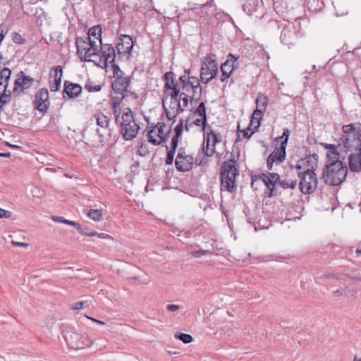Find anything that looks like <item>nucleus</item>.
<instances>
[{
	"mask_svg": "<svg viewBox=\"0 0 361 361\" xmlns=\"http://www.w3.org/2000/svg\"><path fill=\"white\" fill-rule=\"evenodd\" d=\"M222 73L221 77L220 78L221 82H224L226 79H228L232 73L225 71H221Z\"/></svg>",
	"mask_w": 361,
	"mask_h": 361,
	"instance_id": "nucleus-58",
	"label": "nucleus"
},
{
	"mask_svg": "<svg viewBox=\"0 0 361 361\" xmlns=\"http://www.w3.org/2000/svg\"><path fill=\"white\" fill-rule=\"evenodd\" d=\"M318 158L319 156L317 154H310L305 158L299 159L296 164L294 166H291L290 168L296 170L298 176H299V173L306 174L317 169Z\"/></svg>",
	"mask_w": 361,
	"mask_h": 361,
	"instance_id": "nucleus-9",
	"label": "nucleus"
},
{
	"mask_svg": "<svg viewBox=\"0 0 361 361\" xmlns=\"http://www.w3.org/2000/svg\"><path fill=\"white\" fill-rule=\"evenodd\" d=\"M202 150L205 156L212 157L215 152V147L209 148V145H207V142H205V144L203 143Z\"/></svg>",
	"mask_w": 361,
	"mask_h": 361,
	"instance_id": "nucleus-48",
	"label": "nucleus"
},
{
	"mask_svg": "<svg viewBox=\"0 0 361 361\" xmlns=\"http://www.w3.org/2000/svg\"><path fill=\"white\" fill-rule=\"evenodd\" d=\"M279 185L283 189H295L297 185V180H281Z\"/></svg>",
	"mask_w": 361,
	"mask_h": 361,
	"instance_id": "nucleus-40",
	"label": "nucleus"
},
{
	"mask_svg": "<svg viewBox=\"0 0 361 361\" xmlns=\"http://www.w3.org/2000/svg\"><path fill=\"white\" fill-rule=\"evenodd\" d=\"M192 88H193V86L191 85V84L190 82H188V81L186 83L183 84L181 86V89H182L183 92H185V94H187V92H189L190 91H192Z\"/></svg>",
	"mask_w": 361,
	"mask_h": 361,
	"instance_id": "nucleus-55",
	"label": "nucleus"
},
{
	"mask_svg": "<svg viewBox=\"0 0 361 361\" xmlns=\"http://www.w3.org/2000/svg\"><path fill=\"white\" fill-rule=\"evenodd\" d=\"M52 219L56 222H60V223H63V224H68L70 226H73L75 227L81 234L85 235L87 236H93V235H96V232H91V233L85 232L82 229V227L80 224H78L75 221L66 219L62 216H52Z\"/></svg>",
	"mask_w": 361,
	"mask_h": 361,
	"instance_id": "nucleus-31",
	"label": "nucleus"
},
{
	"mask_svg": "<svg viewBox=\"0 0 361 361\" xmlns=\"http://www.w3.org/2000/svg\"><path fill=\"white\" fill-rule=\"evenodd\" d=\"M11 243L13 245L16 246V247H28V244L25 243H20V242L12 240Z\"/></svg>",
	"mask_w": 361,
	"mask_h": 361,
	"instance_id": "nucleus-62",
	"label": "nucleus"
},
{
	"mask_svg": "<svg viewBox=\"0 0 361 361\" xmlns=\"http://www.w3.org/2000/svg\"><path fill=\"white\" fill-rule=\"evenodd\" d=\"M82 92V87L79 84L73 83L68 80L64 82L63 94H66L69 98L78 97Z\"/></svg>",
	"mask_w": 361,
	"mask_h": 361,
	"instance_id": "nucleus-26",
	"label": "nucleus"
},
{
	"mask_svg": "<svg viewBox=\"0 0 361 361\" xmlns=\"http://www.w3.org/2000/svg\"><path fill=\"white\" fill-rule=\"evenodd\" d=\"M34 79L28 75H25L23 71L18 75V78L15 80L13 92V93H23L25 90L30 88L34 82Z\"/></svg>",
	"mask_w": 361,
	"mask_h": 361,
	"instance_id": "nucleus-21",
	"label": "nucleus"
},
{
	"mask_svg": "<svg viewBox=\"0 0 361 361\" xmlns=\"http://www.w3.org/2000/svg\"><path fill=\"white\" fill-rule=\"evenodd\" d=\"M195 115H197L201 118H207L206 107L204 102L200 103L197 109L194 111Z\"/></svg>",
	"mask_w": 361,
	"mask_h": 361,
	"instance_id": "nucleus-43",
	"label": "nucleus"
},
{
	"mask_svg": "<svg viewBox=\"0 0 361 361\" xmlns=\"http://www.w3.org/2000/svg\"><path fill=\"white\" fill-rule=\"evenodd\" d=\"M99 44L97 42L90 45V47L83 52L82 56H79L80 60L82 61L94 62V61L92 59V57L99 56Z\"/></svg>",
	"mask_w": 361,
	"mask_h": 361,
	"instance_id": "nucleus-30",
	"label": "nucleus"
},
{
	"mask_svg": "<svg viewBox=\"0 0 361 361\" xmlns=\"http://www.w3.org/2000/svg\"><path fill=\"white\" fill-rule=\"evenodd\" d=\"M268 102V97L263 93H258L256 99V109L253 111L250 125L256 124L255 128H258L263 113L266 111Z\"/></svg>",
	"mask_w": 361,
	"mask_h": 361,
	"instance_id": "nucleus-15",
	"label": "nucleus"
},
{
	"mask_svg": "<svg viewBox=\"0 0 361 361\" xmlns=\"http://www.w3.org/2000/svg\"><path fill=\"white\" fill-rule=\"evenodd\" d=\"M302 35L300 20H296L293 23L284 27L281 33V41L284 45L290 47L293 44L298 37Z\"/></svg>",
	"mask_w": 361,
	"mask_h": 361,
	"instance_id": "nucleus-7",
	"label": "nucleus"
},
{
	"mask_svg": "<svg viewBox=\"0 0 361 361\" xmlns=\"http://www.w3.org/2000/svg\"><path fill=\"white\" fill-rule=\"evenodd\" d=\"M83 307L82 302H75L71 307L72 310H80Z\"/></svg>",
	"mask_w": 361,
	"mask_h": 361,
	"instance_id": "nucleus-63",
	"label": "nucleus"
},
{
	"mask_svg": "<svg viewBox=\"0 0 361 361\" xmlns=\"http://www.w3.org/2000/svg\"><path fill=\"white\" fill-rule=\"evenodd\" d=\"M163 80L164 81L165 89H173L175 87H180L176 79V75L172 71L166 72L164 75Z\"/></svg>",
	"mask_w": 361,
	"mask_h": 361,
	"instance_id": "nucleus-32",
	"label": "nucleus"
},
{
	"mask_svg": "<svg viewBox=\"0 0 361 361\" xmlns=\"http://www.w3.org/2000/svg\"><path fill=\"white\" fill-rule=\"evenodd\" d=\"M85 89L87 90L89 92H97L102 90V85L94 84V82L89 80L86 82Z\"/></svg>",
	"mask_w": 361,
	"mask_h": 361,
	"instance_id": "nucleus-42",
	"label": "nucleus"
},
{
	"mask_svg": "<svg viewBox=\"0 0 361 361\" xmlns=\"http://www.w3.org/2000/svg\"><path fill=\"white\" fill-rule=\"evenodd\" d=\"M218 69L216 55L214 54H207L201 67L200 81L204 84L210 82L217 75Z\"/></svg>",
	"mask_w": 361,
	"mask_h": 361,
	"instance_id": "nucleus-5",
	"label": "nucleus"
},
{
	"mask_svg": "<svg viewBox=\"0 0 361 361\" xmlns=\"http://www.w3.org/2000/svg\"><path fill=\"white\" fill-rule=\"evenodd\" d=\"M355 123L343 126L342 140L347 150H351L355 145L361 143V129L357 130Z\"/></svg>",
	"mask_w": 361,
	"mask_h": 361,
	"instance_id": "nucleus-6",
	"label": "nucleus"
},
{
	"mask_svg": "<svg viewBox=\"0 0 361 361\" xmlns=\"http://www.w3.org/2000/svg\"><path fill=\"white\" fill-rule=\"evenodd\" d=\"M194 165V158L183 147H180L175 160L176 169L180 172L189 171Z\"/></svg>",
	"mask_w": 361,
	"mask_h": 361,
	"instance_id": "nucleus-13",
	"label": "nucleus"
},
{
	"mask_svg": "<svg viewBox=\"0 0 361 361\" xmlns=\"http://www.w3.org/2000/svg\"><path fill=\"white\" fill-rule=\"evenodd\" d=\"M178 138H179V136H177V135H174L172 137V140H171V147H173L174 149H177L178 144Z\"/></svg>",
	"mask_w": 361,
	"mask_h": 361,
	"instance_id": "nucleus-59",
	"label": "nucleus"
},
{
	"mask_svg": "<svg viewBox=\"0 0 361 361\" xmlns=\"http://www.w3.org/2000/svg\"><path fill=\"white\" fill-rule=\"evenodd\" d=\"M166 308L169 312H176L180 309V307L177 305L170 304L167 305Z\"/></svg>",
	"mask_w": 361,
	"mask_h": 361,
	"instance_id": "nucleus-60",
	"label": "nucleus"
},
{
	"mask_svg": "<svg viewBox=\"0 0 361 361\" xmlns=\"http://www.w3.org/2000/svg\"><path fill=\"white\" fill-rule=\"evenodd\" d=\"M202 92V90L201 85L193 86V88H192V94L190 95V101H200L201 99Z\"/></svg>",
	"mask_w": 361,
	"mask_h": 361,
	"instance_id": "nucleus-37",
	"label": "nucleus"
},
{
	"mask_svg": "<svg viewBox=\"0 0 361 361\" xmlns=\"http://www.w3.org/2000/svg\"><path fill=\"white\" fill-rule=\"evenodd\" d=\"M96 42L95 40L91 41L90 37H77L75 44L78 55L82 56L83 52L88 49L90 45Z\"/></svg>",
	"mask_w": 361,
	"mask_h": 361,
	"instance_id": "nucleus-29",
	"label": "nucleus"
},
{
	"mask_svg": "<svg viewBox=\"0 0 361 361\" xmlns=\"http://www.w3.org/2000/svg\"><path fill=\"white\" fill-rule=\"evenodd\" d=\"M169 109L171 110L175 111H178V113L183 112V109H182V105L180 103V98L171 99Z\"/></svg>",
	"mask_w": 361,
	"mask_h": 361,
	"instance_id": "nucleus-38",
	"label": "nucleus"
},
{
	"mask_svg": "<svg viewBox=\"0 0 361 361\" xmlns=\"http://www.w3.org/2000/svg\"><path fill=\"white\" fill-rule=\"evenodd\" d=\"M321 145L324 149H327L326 158L329 163L345 164L343 161L345 158L342 157L341 154L343 149V151L345 149L344 144L343 145L341 144L336 145L333 144L322 142Z\"/></svg>",
	"mask_w": 361,
	"mask_h": 361,
	"instance_id": "nucleus-14",
	"label": "nucleus"
},
{
	"mask_svg": "<svg viewBox=\"0 0 361 361\" xmlns=\"http://www.w3.org/2000/svg\"><path fill=\"white\" fill-rule=\"evenodd\" d=\"M231 157L224 161L221 167V190L230 193L236 190L235 178L239 173L235 166V161L233 154Z\"/></svg>",
	"mask_w": 361,
	"mask_h": 361,
	"instance_id": "nucleus-2",
	"label": "nucleus"
},
{
	"mask_svg": "<svg viewBox=\"0 0 361 361\" xmlns=\"http://www.w3.org/2000/svg\"><path fill=\"white\" fill-rule=\"evenodd\" d=\"M308 9L312 12L320 11L324 6L323 0H307Z\"/></svg>",
	"mask_w": 361,
	"mask_h": 361,
	"instance_id": "nucleus-34",
	"label": "nucleus"
},
{
	"mask_svg": "<svg viewBox=\"0 0 361 361\" xmlns=\"http://www.w3.org/2000/svg\"><path fill=\"white\" fill-rule=\"evenodd\" d=\"M93 116L99 127L96 129V133L99 142L104 143L111 136L110 118L101 111L96 112Z\"/></svg>",
	"mask_w": 361,
	"mask_h": 361,
	"instance_id": "nucleus-8",
	"label": "nucleus"
},
{
	"mask_svg": "<svg viewBox=\"0 0 361 361\" xmlns=\"http://www.w3.org/2000/svg\"><path fill=\"white\" fill-rule=\"evenodd\" d=\"M350 278L356 280V281H361V274L358 273L357 274L355 273V271H353L351 274L350 275Z\"/></svg>",
	"mask_w": 361,
	"mask_h": 361,
	"instance_id": "nucleus-61",
	"label": "nucleus"
},
{
	"mask_svg": "<svg viewBox=\"0 0 361 361\" xmlns=\"http://www.w3.org/2000/svg\"><path fill=\"white\" fill-rule=\"evenodd\" d=\"M102 27L99 25H95V26H93L92 27L90 28L87 37H90L91 41L95 40L97 42V43L98 42L99 46L102 44Z\"/></svg>",
	"mask_w": 361,
	"mask_h": 361,
	"instance_id": "nucleus-33",
	"label": "nucleus"
},
{
	"mask_svg": "<svg viewBox=\"0 0 361 361\" xmlns=\"http://www.w3.org/2000/svg\"><path fill=\"white\" fill-rule=\"evenodd\" d=\"M274 163H275V162L273 161V160H271V159L270 160V159L269 157L267 158V167L268 170H269V171L272 170Z\"/></svg>",
	"mask_w": 361,
	"mask_h": 361,
	"instance_id": "nucleus-64",
	"label": "nucleus"
},
{
	"mask_svg": "<svg viewBox=\"0 0 361 361\" xmlns=\"http://www.w3.org/2000/svg\"><path fill=\"white\" fill-rule=\"evenodd\" d=\"M347 174L346 164L329 163L323 169L322 179L327 185L337 186L345 180Z\"/></svg>",
	"mask_w": 361,
	"mask_h": 361,
	"instance_id": "nucleus-1",
	"label": "nucleus"
},
{
	"mask_svg": "<svg viewBox=\"0 0 361 361\" xmlns=\"http://www.w3.org/2000/svg\"><path fill=\"white\" fill-rule=\"evenodd\" d=\"M137 147V154L140 156L145 157L149 153V145L145 140H141Z\"/></svg>",
	"mask_w": 361,
	"mask_h": 361,
	"instance_id": "nucleus-36",
	"label": "nucleus"
},
{
	"mask_svg": "<svg viewBox=\"0 0 361 361\" xmlns=\"http://www.w3.org/2000/svg\"><path fill=\"white\" fill-rule=\"evenodd\" d=\"M87 216L96 221H99L102 219L103 214L101 209H89L86 212Z\"/></svg>",
	"mask_w": 361,
	"mask_h": 361,
	"instance_id": "nucleus-35",
	"label": "nucleus"
},
{
	"mask_svg": "<svg viewBox=\"0 0 361 361\" xmlns=\"http://www.w3.org/2000/svg\"><path fill=\"white\" fill-rule=\"evenodd\" d=\"M183 128V119H180L179 121L178 124L174 128L175 135L180 137L182 134Z\"/></svg>",
	"mask_w": 361,
	"mask_h": 361,
	"instance_id": "nucleus-51",
	"label": "nucleus"
},
{
	"mask_svg": "<svg viewBox=\"0 0 361 361\" xmlns=\"http://www.w3.org/2000/svg\"><path fill=\"white\" fill-rule=\"evenodd\" d=\"M113 69V73L115 78L123 76V72L121 70L119 66L114 63H111Z\"/></svg>",
	"mask_w": 361,
	"mask_h": 361,
	"instance_id": "nucleus-50",
	"label": "nucleus"
},
{
	"mask_svg": "<svg viewBox=\"0 0 361 361\" xmlns=\"http://www.w3.org/2000/svg\"><path fill=\"white\" fill-rule=\"evenodd\" d=\"M124 95H122L121 98L113 97L111 103L112 107L116 109L117 106L120 104L121 102L124 99Z\"/></svg>",
	"mask_w": 361,
	"mask_h": 361,
	"instance_id": "nucleus-54",
	"label": "nucleus"
},
{
	"mask_svg": "<svg viewBox=\"0 0 361 361\" xmlns=\"http://www.w3.org/2000/svg\"><path fill=\"white\" fill-rule=\"evenodd\" d=\"M130 83V78L129 76H121L115 78L112 82L111 87L115 92L123 94L127 92Z\"/></svg>",
	"mask_w": 361,
	"mask_h": 361,
	"instance_id": "nucleus-25",
	"label": "nucleus"
},
{
	"mask_svg": "<svg viewBox=\"0 0 361 361\" xmlns=\"http://www.w3.org/2000/svg\"><path fill=\"white\" fill-rule=\"evenodd\" d=\"M239 56H235L232 54H229L228 55V58L226 61L223 63L221 66V71H225L233 73V71L238 68V59Z\"/></svg>",
	"mask_w": 361,
	"mask_h": 361,
	"instance_id": "nucleus-28",
	"label": "nucleus"
},
{
	"mask_svg": "<svg viewBox=\"0 0 361 361\" xmlns=\"http://www.w3.org/2000/svg\"><path fill=\"white\" fill-rule=\"evenodd\" d=\"M11 71L8 68H0V103L4 105L11 99V92L7 90Z\"/></svg>",
	"mask_w": 361,
	"mask_h": 361,
	"instance_id": "nucleus-12",
	"label": "nucleus"
},
{
	"mask_svg": "<svg viewBox=\"0 0 361 361\" xmlns=\"http://www.w3.org/2000/svg\"><path fill=\"white\" fill-rule=\"evenodd\" d=\"M207 252V251H205V250H197V251H194L192 252V255L194 257H196V258H200L201 257L202 255H206V253Z\"/></svg>",
	"mask_w": 361,
	"mask_h": 361,
	"instance_id": "nucleus-57",
	"label": "nucleus"
},
{
	"mask_svg": "<svg viewBox=\"0 0 361 361\" xmlns=\"http://www.w3.org/2000/svg\"><path fill=\"white\" fill-rule=\"evenodd\" d=\"M11 216V212L0 208V219L6 218L8 219Z\"/></svg>",
	"mask_w": 361,
	"mask_h": 361,
	"instance_id": "nucleus-56",
	"label": "nucleus"
},
{
	"mask_svg": "<svg viewBox=\"0 0 361 361\" xmlns=\"http://www.w3.org/2000/svg\"><path fill=\"white\" fill-rule=\"evenodd\" d=\"M348 151L346 149L344 150L345 152ZM350 151L351 153L348 156L349 169L354 172L361 171V142L355 145Z\"/></svg>",
	"mask_w": 361,
	"mask_h": 361,
	"instance_id": "nucleus-18",
	"label": "nucleus"
},
{
	"mask_svg": "<svg viewBox=\"0 0 361 361\" xmlns=\"http://www.w3.org/2000/svg\"><path fill=\"white\" fill-rule=\"evenodd\" d=\"M166 126L163 122H159L155 126H152L147 132L148 142L157 146L166 142V135L164 134V128Z\"/></svg>",
	"mask_w": 361,
	"mask_h": 361,
	"instance_id": "nucleus-16",
	"label": "nucleus"
},
{
	"mask_svg": "<svg viewBox=\"0 0 361 361\" xmlns=\"http://www.w3.org/2000/svg\"><path fill=\"white\" fill-rule=\"evenodd\" d=\"M13 41L18 44H22L24 43L25 39L23 38L21 35L14 32L13 35Z\"/></svg>",
	"mask_w": 361,
	"mask_h": 361,
	"instance_id": "nucleus-52",
	"label": "nucleus"
},
{
	"mask_svg": "<svg viewBox=\"0 0 361 361\" xmlns=\"http://www.w3.org/2000/svg\"><path fill=\"white\" fill-rule=\"evenodd\" d=\"M290 133V132L288 128H284L282 136L276 138L275 140L276 142H279V140L281 141L280 147L275 148L274 150L269 154L268 157L270 159V160L271 159L276 163L281 164L286 159V149Z\"/></svg>",
	"mask_w": 361,
	"mask_h": 361,
	"instance_id": "nucleus-10",
	"label": "nucleus"
},
{
	"mask_svg": "<svg viewBox=\"0 0 361 361\" xmlns=\"http://www.w3.org/2000/svg\"><path fill=\"white\" fill-rule=\"evenodd\" d=\"M260 178L262 179L263 182L267 187L268 192L267 193V196L268 197H273L274 195V186L276 184L279 185L280 181V175L277 173L267 172L266 173H262Z\"/></svg>",
	"mask_w": 361,
	"mask_h": 361,
	"instance_id": "nucleus-22",
	"label": "nucleus"
},
{
	"mask_svg": "<svg viewBox=\"0 0 361 361\" xmlns=\"http://www.w3.org/2000/svg\"><path fill=\"white\" fill-rule=\"evenodd\" d=\"M187 81L190 82L192 86L200 85V80L195 76L188 77Z\"/></svg>",
	"mask_w": 361,
	"mask_h": 361,
	"instance_id": "nucleus-53",
	"label": "nucleus"
},
{
	"mask_svg": "<svg viewBox=\"0 0 361 361\" xmlns=\"http://www.w3.org/2000/svg\"><path fill=\"white\" fill-rule=\"evenodd\" d=\"M282 3L286 6L288 11L298 8L302 3V0H282Z\"/></svg>",
	"mask_w": 361,
	"mask_h": 361,
	"instance_id": "nucleus-39",
	"label": "nucleus"
},
{
	"mask_svg": "<svg viewBox=\"0 0 361 361\" xmlns=\"http://www.w3.org/2000/svg\"><path fill=\"white\" fill-rule=\"evenodd\" d=\"M49 92L47 88H41L35 95V108L44 114L49 106Z\"/></svg>",
	"mask_w": 361,
	"mask_h": 361,
	"instance_id": "nucleus-20",
	"label": "nucleus"
},
{
	"mask_svg": "<svg viewBox=\"0 0 361 361\" xmlns=\"http://www.w3.org/2000/svg\"><path fill=\"white\" fill-rule=\"evenodd\" d=\"M63 338L67 345L71 349H80L90 347L92 341L84 334H80L70 326H64L62 329Z\"/></svg>",
	"mask_w": 361,
	"mask_h": 361,
	"instance_id": "nucleus-3",
	"label": "nucleus"
},
{
	"mask_svg": "<svg viewBox=\"0 0 361 361\" xmlns=\"http://www.w3.org/2000/svg\"><path fill=\"white\" fill-rule=\"evenodd\" d=\"M166 91H170L169 92V95L171 99H179V96L180 94V87H175L173 89H166Z\"/></svg>",
	"mask_w": 361,
	"mask_h": 361,
	"instance_id": "nucleus-47",
	"label": "nucleus"
},
{
	"mask_svg": "<svg viewBox=\"0 0 361 361\" xmlns=\"http://www.w3.org/2000/svg\"><path fill=\"white\" fill-rule=\"evenodd\" d=\"M133 42L131 37L126 35H121L119 42L116 44V49L118 57L129 59L131 56V50L133 48Z\"/></svg>",
	"mask_w": 361,
	"mask_h": 361,
	"instance_id": "nucleus-17",
	"label": "nucleus"
},
{
	"mask_svg": "<svg viewBox=\"0 0 361 361\" xmlns=\"http://www.w3.org/2000/svg\"><path fill=\"white\" fill-rule=\"evenodd\" d=\"M162 102H163V107H164V111L166 112L167 118L169 120H173L177 116V115L178 114V112L173 111V110H171V109L166 108V106H165V104H164V99H163Z\"/></svg>",
	"mask_w": 361,
	"mask_h": 361,
	"instance_id": "nucleus-45",
	"label": "nucleus"
},
{
	"mask_svg": "<svg viewBox=\"0 0 361 361\" xmlns=\"http://www.w3.org/2000/svg\"><path fill=\"white\" fill-rule=\"evenodd\" d=\"M120 132L125 140H131L138 133L140 126L135 121L133 112L130 108H126L122 115Z\"/></svg>",
	"mask_w": 361,
	"mask_h": 361,
	"instance_id": "nucleus-4",
	"label": "nucleus"
},
{
	"mask_svg": "<svg viewBox=\"0 0 361 361\" xmlns=\"http://www.w3.org/2000/svg\"><path fill=\"white\" fill-rule=\"evenodd\" d=\"M62 75L63 69L61 66H57L51 69L49 86L51 92H56L60 89Z\"/></svg>",
	"mask_w": 361,
	"mask_h": 361,
	"instance_id": "nucleus-24",
	"label": "nucleus"
},
{
	"mask_svg": "<svg viewBox=\"0 0 361 361\" xmlns=\"http://www.w3.org/2000/svg\"><path fill=\"white\" fill-rule=\"evenodd\" d=\"M211 139L212 140V146L215 147L216 145L221 142V135L219 133L214 131L211 126H208L204 132V144L207 142V145H209Z\"/></svg>",
	"mask_w": 361,
	"mask_h": 361,
	"instance_id": "nucleus-27",
	"label": "nucleus"
},
{
	"mask_svg": "<svg viewBox=\"0 0 361 361\" xmlns=\"http://www.w3.org/2000/svg\"><path fill=\"white\" fill-rule=\"evenodd\" d=\"M298 178H300L299 189L302 193L310 195L315 191L318 185L315 171L308 172L304 175L299 173Z\"/></svg>",
	"mask_w": 361,
	"mask_h": 361,
	"instance_id": "nucleus-11",
	"label": "nucleus"
},
{
	"mask_svg": "<svg viewBox=\"0 0 361 361\" xmlns=\"http://www.w3.org/2000/svg\"><path fill=\"white\" fill-rule=\"evenodd\" d=\"M179 98H180V101L183 102L182 109L184 110L188 106L189 100H190V95L185 94V92H182L179 96Z\"/></svg>",
	"mask_w": 361,
	"mask_h": 361,
	"instance_id": "nucleus-49",
	"label": "nucleus"
},
{
	"mask_svg": "<svg viewBox=\"0 0 361 361\" xmlns=\"http://www.w3.org/2000/svg\"><path fill=\"white\" fill-rule=\"evenodd\" d=\"M254 125L256 126V124ZM252 126V125L250 124L249 126L247 127V128L242 131L243 138H250L252 135V134L255 133L258 130V128H255V126H254L253 129H251L250 126Z\"/></svg>",
	"mask_w": 361,
	"mask_h": 361,
	"instance_id": "nucleus-44",
	"label": "nucleus"
},
{
	"mask_svg": "<svg viewBox=\"0 0 361 361\" xmlns=\"http://www.w3.org/2000/svg\"><path fill=\"white\" fill-rule=\"evenodd\" d=\"M174 337L176 339L180 340L181 341H183V343L185 344L190 343L193 341V338L191 335L183 333L176 332L174 334Z\"/></svg>",
	"mask_w": 361,
	"mask_h": 361,
	"instance_id": "nucleus-41",
	"label": "nucleus"
},
{
	"mask_svg": "<svg viewBox=\"0 0 361 361\" xmlns=\"http://www.w3.org/2000/svg\"><path fill=\"white\" fill-rule=\"evenodd\" d=\"M101 53V67H106L109 63H113L116 59V51L111 44H102L99 45Z\"/></svg>",
	"mask_w": 361,
	"mask_h": 361,
	"instance_id": "nucleus-19",
	"label": "nucleus"
},
{
	"mask_svg": "<svg viewBox=\"0 0 361 361\" xmlns=\"http://www.w3.org/2000/svg\"><path fill=\"white\" fill-rule=\"evenodd\" d=\"M193 124L200 126L202 128V131H205L207 128V118H197L193 121Z\"/></svg>",
	"mask_w": 361,
	"mask_h": 361,
	"instance_id": "nucleus-46",
	"label": "nucleus"
},
{
	"mask_svg": "<svg viewBox=\"0 0 361 361\" xmlns=\"http://www.w3.org/2000/svg\"><path fill=\"white\" fill-rule=\"evenodd\" d=\"M244 11L250 16L261 18L264 14V6L262 0H248L243 5Z\"/></svg>",
	"mask_w": 361,
	"mask_h": 361,
	"instance_id": "nucleus-23",
	"label": "nucleus"
}]
</instances>
